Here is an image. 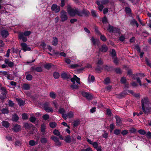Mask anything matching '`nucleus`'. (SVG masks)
I'll return each mask as SVG.
<instances>
[{"instance_id": "nucleus-1", "label": "nucleus", "mask_w": 151, "mask_h": 151, "mask_svg": "<svg viewBox=\"0 0 151 151\" xmlns=\"http://www.w3.org/2000/svg\"><path fill=\"white\" fill-rule=\"evenodd\" d=\"M67 9L68 13L71 17H74L76 15L79 17H82L84 15L87 17L90 14L89 11L85 9H83L80 12L76 9H74L69 6L67 8Z\"/></svg>"}, {"instance_id": "nucleus-2", "label": "nucleus", "mask_w": 151, "mask_h": 151, "mask_svg": "<svg viewBox=\"0 0 151 151\" xmlns=\"http://www.w3.org/2000/svg\"><path fill=\"white\" fill-rule=\"evenodd\" d=\"M60 18L61 21L64 22L66 21L68 19L67 13L64 10H62L60 12Z\"/></svg>"}, {"instance_id": "nucleus-3", "label": "nucleus", "mask_w": 151, "mask_h": 151, "mask_svg": "<svg viewBox=\"0 0 151 151\" xmlns=\"http://www.w3.org/2000/svg\"><path fill=\"white\" fill-rule=\"evenodd\" d=\"M82 96L88 100H91L93 99V96L92 94L89 93L85 91H83L81 93Z\"/></svg>"}, {"instance_id": "nucleus-4", "label": "nucleus", "mask_w": 151, "mask_h": 151, "mask_svg": "<svg viewBox=\"0 0 151 151\" xmlns=\"http://www.w3.org/2000/svg\"><path fill=\"white\" fill-rule=\"evenodd\" d=\"M51 9L52 11H54L56 13H58L60 10V7L59 6H58L56 4H54L52 5Z\"/></svg>"}, {"instance_id": "nucleus-5", "label": "nucleus", "mask_w": 151, "mask_h": 151, "mask_svg": "<svg viewBox=\"0 0 151 151\" xmlns=\"http://www.w3.org/2000/svg\"><path fill=\"white\" fill-rule=\"evenodd\" d=\"M149 102V99L147 97H146L142 99L141 101L142 107H145L146 105L148 104Z\"/></svg>"}, {"instance_id": "nucleus-6", "label": "nucleus", "mask_w": 151, "mask_h": 151, "mask_svg": "<svg viewBox=\"0 0 151 151\" xmlns=\"http://www.w3.org/2000/svg\"><path fill=\"white\" fill-rule=\"evenodd\" d=\"M12 129L14 132H18L21 130V126L18 124H16L14 126Z\"/></svg>"}, {"instance_id": "nucleus-7", "label": "nucleus", "mask_w": 151, "mask_h": 151, "mask_svg": "<svg viewBox=\"0 0 151 151\" xmlns=\"http://www.w3.org/2000/svg\"><path fill=\"white\" fill-rule=\"evenodd\" d=\"M4 62L8 66L11 68H12L14 66V64L13 62L10 61L8 59H5Z\"/></svg>"}, {"instance_id": "nucleus-8", "label": "nucleus", "mask_w": 151, "mask_h": 151, "mask_svg": "<svg viewBox=\"0 0 151 151\" xmlns=\"http://www.w3.org/2000/svg\"><path fill=\"white\" fill-rule=\"evenodd\" d=\"M33 126V125L28 123H24L23 124V127L26 130H30Z\"/></svg>"}, {"instance_id": "nucleus-9", "label": "nucleus", "mask_w": 151, "mask_h": 151, "mask_svg": "<svg viewBox=\"0 0 151 151\" xmlns=\"http://www.w3.org/2000/svg\"><path fill=\"white\" fill-rule=\"evenodd\" d=\"M61 77L63 79H69L70 77V75L65 72L62 73L61 75Z\"/></svg>"}, {"instance_id": "nucleus-10", "label": "nucleus", "mask_w": 151, "mask_h": 151, "mask_svg": "<svg viewBox=\"0 0 151 151\" xmlns=\"http://www.w3.org/2000/svg\"><path fill=\"white\" fill-rule=\"evenodd\" d=\"M142 109L143 111L146 114H151V107H143Z\"/></svg>"}, {"instance_id": "nucleus-11", "label": "nucleus", "mask_w": 151, "mask_h": 151, "mask_svg": "<svg viewBox=\"0 0 151 151\" xmlns=\"http://www.w3.org/2000/svg\"><path fill=\"white\" fill-rule=\"evenodd\" d=\"M108 50L107 46L104 45H103L101 46V48H99V50L103 52H106Z\"/></svg>"}, {"instance_id": "nucleus-12", "label": "nucleus", "mask_w": 151, "mask_h": 151, "mask_svg": "<svg viewBox=\"0 0 151 151\" xmlns=\"http://www.w3.org/2000/svg\"><path fill=\"white\" fill-rule=\"evenodd\" d=\"M0 33L1 36L5 38L6 37L9 35L8 31L5 29L1 30Z\"/></svg>"}, {"instance_id": "nucleus-13", "label": "nucleus", "mask_w": 151, "mask_h": 151, "mask_svg": "<svg viewBox=\"0 0 151 151\" xmlns=\"http://www.w3.org/2000/svg\"><path fill=\"white\" fill-rule=\"evenodd\" d=\"M16 100L20 106H23L25 104V102L21 99L17 98Z\"/></svg>"}, {"instance_id": "nucleus-14", "label": "nucleus", "mask_w": 151, "mask_h": 151, "mask_svg": "<svg viewBox=\"0 0 151 151\" xmlns=\"http://www.w3.org/2000/svg\"><path fill=\"white\" fill-rule=\"evenodd\" d=\"M91 40L92 43L93 45H98L99 42V40L95 39L93 36L91 37Z\"/></svg>"}, {"instance_id": "nucleus-15", "label": "nucleus", "mask_w": 151, "mask_h": 151, "mask_svg": "<svg viewBox=\"0 0 151 151\" xmlns=\"http://www.w3.org/2000/svg\"><path fill=\"white\" fill-rule=\"evenodd\" d=\"M12 120L13 122H17L19 119L18 116L16 114L14 113L12 117Z\"/></svg>"}, {"instance_id": "nucleus-16", "label": "nucleus", "mask_w": 151, "mask_h": 151, "mask_svg": "<svg viewBox=\"0 0 151 151\" xmlns=\"http://www.w3.org/2000/svg\"><path fill=\"white\" fill-rule=\"evenodd\" d=\"M18 37L19 39L22 40L24 42H26L27 40V38L26 37L20 33L19 34Z\"/></svg>"}, {"instance_id": "nucleus-17", "label": "nucleus", "mask_w": 151, "mask_h": 151, "mask_svg": "<svg viewBox=\"0 0 151 151\" xmlns=\"http://www.w3.org/2000/svg\"><path fill=\"white\" fill-rule=\"evenodd\" d=\"M2 125L5 128H8L10 125V123L8 121H3L1 122Z\"/></svg>"}, {"instance_id": "nucleus-18", "label": "nucleus", "mask_w": 151, "mask_h": 151, "mask_svg": "<svg viewBox=\"0 0 151 151\" xmlns=\"http://www.w3.org/2000/svg\"><path fill=\"white\" fill-rule=\"evenodd\" d=\"M130 24L133 27L135 26V25H136L137 27H138L139 26L138 23L137 21L134 19H133L130 21Z\"/></svg>"}, {"instance_id": "nucleus-19", "label": "nucleus", "mask_w": 151, "mask_h": 151, "mask_svg": "<svg viewBox=\"0 0 151 151\" xmlns=\"http://www.w3.org/2000/svg\"><path fill=\"white\" fill-rule=\"evenodd\" d=\"M40 141L42 144H45L47 142V137H46L45 136H42L40 139Z\"/></svg>"}, {"instance_id": "nucleus-20", "label": "nucleus", "mask_w": 151, "mask_h": 151, "mask_svg": "<svg viewBox=\"0 0 151 151\" xmlns=\"http://www.w3.org/2000/svg\"><path fill=\"white\" fill-rule=\"evenodd\" d=\"M58 43V39L56 37H53V40L52 41V44L54 46H56Z\"/></svg>"}, {"instance_id": "nucleus-21", "label": "nucleus", "mask_w": 151, "mask_h": 151, "mask_svg": "<svg viewBox=\"0 0 151 151\" xmlns=\"http://www.w3.org/2000/svg\"><path fill=\"white\" fill-rule=\"evenodd\" d=\"M22 88L25 90H28L30 88L29 84L27 83H24L22 86Z\"/></svg>"}, {"instance_id": "nucleus-22", "label": "nucleus", "mask_w": 151, "mask_h": 151, "mask_svg": "<svg viewBox=\"0 0 151 151\" xmlns=\"http://www.w3.org/2000/svg\"><path fill=\"white\" fill-rule=\"evenodd\" d=\"M103 68L104 69L108 71H111L113 70V67L112 66L105 65L104 66Z\"/></svg>"}, {"instance_id": "nucleus-23", "label": "nucleus", "mask_w": 151, "mask_h": 151, "mask_svg": "<svg viewBox=\"0 0 151 151\" xmlns=\"http://www.w3.org/2000/svg\"><path fill=\"white\" fill-rule=\"evenodd\" d=\"M116 123V125L117 126H120L121 123V120L120 118L118 116H115Z\"/></svg>"}, {"instance_id": "nucleus-24", "label": "nucleus", "mask_w": 151, "mask_h": 151, "mask_svg": "<svg viewBox=\"0 0 151 151\" xmlns=\"http://www.w3.org/2000/svg\"><path fill=\"white\" fill-rule=\"evenodd\" d=\"M52 66L53 64L51 63H47L44 65V68L47 70H49Z\"/></svg>"}, {"instance_id": "nucleus-25", "label": "nucleus", "mask_w": 151, "mask_h": 151, "mask_svg": "<svg viewBox=\"0 0 151 151\" xmlns=\"http://www.w3.org/2000/svg\"><path fill=\"white\" fill-rule=\"evenodd\" d=\"M64 140L66 143H70L71 142V138L70 135H68L66 136Z\"/></svg>"}, {"instance_id": "nucleus-26", "label": "nucleus", "mask_w": 151, "mask_h": 151, "mask_svg": "<svg viewBox=\"0 0 151 151\" xmlns=\"http://www.w3.org/2000/svg\"><path fill=\"white\" fill-rule=\"evenodd\" d=\"M67 114L68 118L69 119H72L73 118L74 114L72 111H70Z\"/></svg>"}, {"instance_id": "nucleus-27", "label": "nucleus", "mask_w": 151, "mask_h": 151, "mask_svg": "<svg viewBox=\"0 0 151 151\" xmlns=\"http://www.w3.org/2000/svg\"><path fill=\"white\" fill-rule=\"evenodd\" d=\"M53 76L54 78L58 79L59 78L60 75L58 72H55L53 73Z\"/></svg>"}, {"instance_id": "nucleus-28", "label": "nucleus", "mask_w": 151, "mask_h": 151, "mask_svg": "<svg viewBox=\"0 0 151 151\" xmlns=\"http://www.w3.org/2000/svg\"><path fill=\"white\" fill-rule=\"evenodd\" d=\"M80 122V121L78 119L75 120L73 123V127H75L78 126Z\"/></svg>"}, {"instance_id": "nucleus-29", "label": "nucleus", "mask_w": 151, "mask_h": 151, "mask_svg": "<svg viewBox=\"0 0 151 151\" xmlns=\"http://www.w3.org/2000/svg\"><path fill=\"white\" fill-rule=\"evenodd\" d=\"M31 33V32L30 31H24V32H20V33L23 35L24 36H27L29 35Z\"/></svg>"}, {"instance_id": "nucleus-30", "label": "nucleus", "mask_w": 151, "mask_h": 151, "mask_svg": "<svg viewBox=\"0 0 151 151\" xmlns=\"http://www.w3.org/2000/svg\"><path fill=\"white\" fill-rule=\"evenodd\" d=\"M102 69L103 68L99 65H97L96 67L95 68V70L97 71L98 73H101Z\"/></svg>"}, {"instance_id": "nucleus-31", "label": "nucleus", "mask_w": 151, "mask_h": 151, "mask_svg": "<svg viewBox=\"0 0 151 151\" xmlns=\"http://www.w3.org/2000/svg\"><path fill=\"white\" fill-rule=\"evenodd\" d=\"M1 111L2 113L3 114H8L9 112L8 109L6 108H3Z\"/></svg>"}, {"instance_id": "nucleus-32", "label": "nucleus", "mask_w": 151, "mask_h": 151, "mask_svg": "<svg viewBox=\"0 0 151 151\" xmlns=\"http://www.w3.org/2000/svg\"><path fill=\"white\" fill-rule=\"evenodd\" d=\"M41 131L43 133H45V131L46 126L45 124H43L41 125Z\"/></svg>"}, {"instance_id": "nucleus-33", "label": "nucleus", "mask_w": 151, "mask_h": 151, "mask_svg": "<svg viewBox=\"0 0 151 151\" xmlns=\"http://www.w3.org/2000/svg\"><path fill=\"white\" fill-rule=\"evenodd\" d=\"M115 71L117 74H121L122 71L121 69L119 68H116L114 69Z\"/></svg>"}, {"instance_id": "nucleus-34", "label": "nucleus", "mask_w": 151, "mask_h": 151, "mask_svg": "<svg viewBox=\"0 0 151 151\" xmlns=\"http://www.w3.org/2000/svg\"><path fill=\"white\" fill-rule=\"evenodd\" d=\"M58 111L59 113L62 114H64L65 111L64 108L60 107L58 110Z\"/></svg>"}, {"instance_id": "nucleus-35", "label": "nucleus", "mask_w": 151, "mask_h": 151, "mask_svg": "<svg viewBox=\"0 0 151 151\" xmlns=\"http://www.w3.org/2000/svg\"><path fill=\"white\" fill-rule=\"evenodd\" d=\"M21 45L22 47V50L24 51H26V49L27 48V44L25 43H22L21 44Z\"/></svg>"}, {"instance_id": "nucleus-36", "label": "nucleus", "mask_w": 151, "mask_h": 151, "mask_svg": "<svg viewBox=\"0 0 151 151\" xmlns=\"http://www.w3.org/2000/svg\"><path fill=\"white\" fill-rule=\"evenodd\" d=\"M43 107L44 109L50 106V103L48 102H46L44 103L43 104Z\"/></svg>"}, {"instance_id": "nucleus-37", "label": "nucleus", "mask_w": 151, "mask_h": 151, "mask_svg": "<svg viewBox=\"0 0 151 151\" xmlns=\"http://www.w3.org/2000/svg\"><path fill=\"white\" fill-rule=\"evenodd\" d=\"M50 127L52 128L55 127L57 126V124L54 122H51L49 124Z\"/></svg>"}, {"instance_id": "nucleus-38", "label": "nucleus", "mask_w": 151, "mask_h": 151, "mask_svg": "<svg viewBox=\"0 0 151 151\" xmlns=\"http://www.w3.org/2000/svg\"><path fill=\"white\" fill-rule=\"evenodd\" d=\"M145 61L146 64L147 65L151 68V63L150 62L148 58L147 57L145 58Z\"/></svg>"}, {"instance_id": "nucleus-39", "label": "nucleus", "mask_w": 151, "mask_h": 151, "mask_svg": "<svg viewBox=\"0 0 151 151\" xmlns=\"http://www.w3.org/2000/svg\"><path fill=\"white\" fill-rule=\"evenodd\" d=\"M125 12L126 14H129L131 12L132 10L129 7H127L125 8Z\"/></svg>"}, {"instance_id": "nucleus-40", "label": "nucleus", "mask_w": 151, "mask_h": 151, "mask_svg": "<svg viewBox=\"0 0 151 151\" xmlns=\"http://www.w3.org/2000/svg\"><path fill=\"white\" fill-rule=\"evenodd\" d=\"M51 139L53 140L55 142H58L59 140V139L56 136H52Z\"/></svg>"}, {"instance_id": "nucleus-41", "label": "nucleus", "mask_w": 151, "mask_h": 151, "mask_svg": "<svg viewBox=\"0 0 151 151\" xmlns=\"http://www.w3.org/2000/svg\"><path fill=\"white\" fill-rule=\"evenodd\" d=\"M44 110L47 112L52 113L53 112L52 109L51 107H50V106L45 109Z\"/></svg>"}, {"instance_id": "nucleus-42", "label": "nucleus", "mask_w": 151, "mask_h": 151, "mask_svg": "<svg viewBox=\"0 0 151 151\" xmlns=\"http://www.w3.org/2000/svg\"><path fill=\"white\" fill-rule=\"evenodd\" d=\"M26 79L28 81H31L32 79L33 76L31 74H27L26 77Z\"/></svg>"}, {"instance_id": "nucleus-43", "label": "nucleus", "mask_w": 151, "mask_h": 151, "mask_svg": "<svg viewBox=\"0 0 151 151\" xmlns=\"http://www.w3.org/2000/svg\"><path fill=\"white\" fill-rule=\"evenodd\" d=\"M100 36V39L103 42H106L107 40V38L104 35L101 34Z\"/></svg>"}, {"instance_id": "nucleus-44", "label": "nucleus", "mask_w": 151, "mask_h": 151, "mask_svg": "<svg viewBox=\"0 0 151 151\" xmlns=\"http://www.w3.org/2000/svg\"><path fill=\"white\" fill-rule=\"evenodd\" d=\"M120 81L122 84H126L127 79L125 77H123L121 78Z\"/></svg>"}, {"instance_id": "nucleus-45", "label": "nucleus", "mask_w": 151, "mask_h": 151, "mask_svg": "<svg viewBox=\"0 0 151 151\" xmlns=\"http://www.w3.org/2000/svg\"><path fill=\"white\" fill-rule=\"evenodd\" d=\"M121 132V131L119 129H116L114 130V133L116 135H118Z\"/></svg>"}, {"instance_id": "nucleus-46", "label": "nucleus", "mask_w": 151, "mask_h": 151, "mask_svg": "<svg viewBox=\"0 0 151 151\" xmlns=\"http://www.w3.org/2000/svg\"><path fill=\"white\" fill-rule=\"evenodd\" d=\"M111 57L113 58H114L116 55V51L114 49H113L112 50V52L110 53Z\"/></svg>"}, {"instance_id": "nucleus-47", "label": "nucleus", "mask_w": 151, "mask_h": 151, "mask_svg": "<svg viewBox=\"0 0 151 151\" xmlns=\"http://www.w3.org/2000/svg\"><path fill=\"white\" fill-rule=\"evenodd\" d=\"M22 118L23 120L27 119L28 118L27 114L26 113H24L22 114Z\"/></svg>"}, {"instance_id": "nucleus-48", "label": "nucleus", "mask_w": 151, "mask_h": 151, "mask_svg": "<svg viewBox=\"0 0 151 151\" xmlns=\"http://www.w3.org/2000/svg\"><path fill=\"white\" fill-rule=\"evenodd\" d=\"M53 133L57 136H59L60 134V132L57 129H55L53 131Z\"/></svg>"}, {"instance_id": "nucleus-49", "label": "nucleus", "mask_w": 151, "mask_h": 151, "mask_svg": "<svg viewBox=\"0 0 151 151\" xmlns=\"http://www.w3.org/2000/svg\"><path fill=\"white\" fill-rule=\"evenodd\" d=\"M42 70V68L41 67H36L35 71L37 72H41Z\"/></svg>"}, {"instance_id": "nucleus-50", "label": "nucleus", "mask_w": 151, "mask_h": 151, "mask_svg": "<svg viewBox=\"0 0 151 151\" xmlns=\"http://www.w3.org/2000/svg\"><path fill=\"white\" fill-rule=\"evenodd\" d=\"M114 28V27H113V26L109 25L108 29V30L109 31V32L110 33H112Z\"/></svg>"}, {"instance_id": "nucleus-51", "label": "nucleus", "mask_w": 151, "mask_h": 151, "mask_svg": "<svg viewBox=\"0 0 151 151\" xmlns=\"http://www.w3.org/2000/svg\"><path fill=\"white\" fill-rule=\"evenodd\" d=\"M30 121L32 123H34L36 121V118L34 116H31L29 119Z\"/></svg>"}, {"instance_id": "nucleus-52", "label": "nucleus", "mask_w": 151, "mask_h": 151, "mask_svg": "<svg viewBox=\"0 0 151 151\" xmlns=\"http://www.w3.org/2000/svg\"><path fill=\"white\" fill-rule=\"evenodd\" d=\"M42 118L44 120L46 121L49 119V116L47 114H45L42 116Z\"/></svg>"}, {"instance_id": "nucleus-53", "label": "nucleus", "mask_w": 151, "mask_h": 151, "mask_svg": "<svg viewBox=\"0 0 151 151\" xmlns=\"http://www.w3.org/2000/svg\"><path fill=\"white\" fill-rule=\"evenodd\" d=\"M110 81V79L109 77L106 78L104 80V83L105 84H107L109 83Z\"/></svg>"}, {"instance_id": "nucleus-54", "label": "nucleus", "mask_w": 151, "mask_h": 151, "mask_svg": "<svg viewBox=\"0 0 151 151\" xmlns=\"http://www.w3.org/2000/svg\"><path fill=\"white\" fill-rule=\"evenodd\" d=\"M92 145L93 147L96 149L98 147V143L96 142H94L92 143Z\"/></svg>"}, {"instance_id": "nucleus-55", "label": "nucleus", "mask_w": 151, "mask_h": 151, "mask_svg": "<svg viewBox=\"0 0 151 151\" xmlns=\"http://www.w3.org/2000/svg\"><path fill=\"white\" fill-rule=\"evenodd\" d=\"M138 132L141 134L145 135L146 134L145 131L143 129H140L138 131Z\"/></svg>"}, {"instance_id": "nucleus-56", "label": "nucleus", "mask_w": 151, "mask_h": 151, "mask_svg": "<svg viewBox=\"0 0 151 151\" xmlns=\"http://www.w3.org/2000/svg\"><path fill=\"white\" fill-rule=\"evenodd\" d=\"M50 96L51 98L53 99H55L56 97V95L54 92H50Z\"/></svg>"}, {"instance_id": "nucleus-57", "label": "nucleus", "mask_w": 151, "mask_h": 151, "mask_svg": "<svg viewBox=\"0 0 151 151\" xmlns=\"http://www.w3.org/2000/svg\"><path fill=\"white\" fill-rule=\"evenodd\" d=\"M74 78L75 79V81H76V82L78 84H80V78L77 77L76 75H74Z\"/></svg>"}, {"instance_id": "nucleus-58", "label": "nucleus", "mask_w": 151, "mask_h": 151, "mask_svg": "<svg viewBox=\"0 0 151 151\" xmlns=\"http://www.w3.org/2000/svg\"><path fill=\"white\" fill-rule=\"evenodd\" d=\"M95 31L96 33L99 35H101V33L99 31L98 27H95Z\"/></svg>"}, {"instance_id": "nucleus-59", "label": "nucleus", "mask_w": 151, "mask_h": 151, "mask_svg": "<svg viewBox=\"0 0 151 151\" xmlns=\"http://www.w3.org/2000/svg\"><path fill=\"white\" fill-rule=\"evenodd\" d=\"M6 98V96H4L0 95V99H1V102L3 103L4 101V100Z\"/></svg>"}, {"instance_id": "nucleus-60", "label": "nucleus", "mask_w": 151, "mask_h": 151, "mask_svg": "<svg viewBox=\"0 0 151 151\" xmlns=\"http://www.w3.org/2000/svg\"><path fill=\"white\" fill-rule=\"evenodd\" d=\"M135 47V49H136L137 51L138 52H141V49L140 48V47L138 45H136L134 46Z\"/></svg>"}, {"instance_id": "nucleus-61", "label": "nucleus", "mask_w": 151, "mask_h": 151, "mask_svg": "<svg viewBox=\"0 0 151 151\" xmlns=\"http://www.w3.org/2000/svg\"><path fill=\"white\" fill-rule=\"evenodd\" d=\"M102 22L103 24H106L108 22V20L106 17H104L102 19Z\"/></svg>"}, {"instance_id": "nucleus-62", "label": "nucleus", "mask_w": 151, "mask_h": 151, "mask_svg": "<svg viewBox=\"0 0 151 151\" xmlns=\"http://www.w3.org/2000/svg\"><path fill=\"white\" fill-rule=\"evenodd\" d=\"M104 64V62L103 60L101 59L98 60L96 64L99 65H102Z\"/></svg>"}, {"instance_id": "nucleus-63", "label": "nucleus", "mask_w": 151, "mask_h": 151, "mask_svg": "<svg viewBox=\"0 0 151 151\" xmlns=\"http://www.w3.org/2000/svg\"><path fill=\"white\" fill-rule=\"evenodd\" d=\"M8 103L9 106L11 107H13L14 106V104L13 102L12 101L10 100H9Z\"/></svg>"}, {"instance_id": "nucleus-64", "label": "nucleus", "mask_w": 151, "mask_h": 151, "mask_svg": "<svg viewBox=\"0 0 151 151\" xmlns=\"http://www.w3.org/2000/svg\"><path fill=\"white\" fill-rule=\"evenodd\" d=\"M71 88L73 89H77L78 88V85H76L75 84H73V85H72L71 86Z\"/></svg>"}]
</instances>
